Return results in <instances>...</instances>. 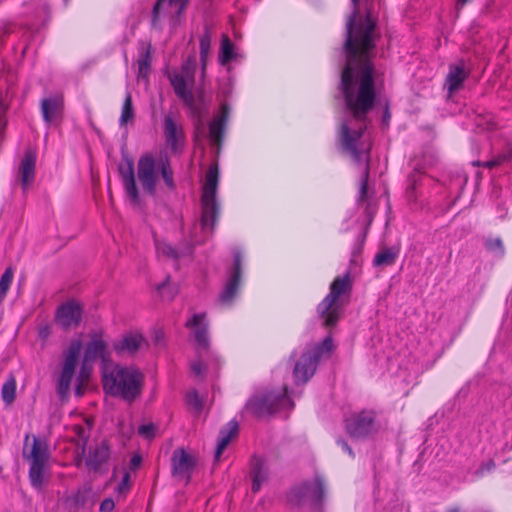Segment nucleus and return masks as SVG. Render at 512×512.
I'll list each match as a JSON object with an SVG mask.
<instances>
[{
    "mask_svg": "<svg viewBox=\"0 0 512 512\" xmlns=\"http://www.w3.org/2000/svg\"><path fill=\"white\" fill-rule=\"evenodd\" d=\"M107 345L100 335H94L87 344L84 354L85 361L95 360L98 357L105 358Z\"/></svg>",
    "mask_w": 512,
    "mask_h": 512,
    "instance_id": "obj_29",
    "label": "nucleus"
},
{
    "mask_svg": "<svg viewBox=\"0 0 512 512\" xmlns=\"http://www.w3.org/2000/svg\"><path fill=\"white\" fill-rule=\"evenodd\" d=\"M470 0H458L457 3H456V8L457 9H460L462 8L467 2H469Z\"/></svg>",
    "mask_w": 512,
    "mask_h": 512,
    "instance_id": "obj_52",
    "label": "nucleus"
},
{
    "mask_svg": "<svg viewBox=\"0 0 512 512\" xmlns=\"http://www.w3.org/2000/svg\"><path fill=\"white\" fill-rule=\"evenodd\" d=\"M2 43V34L0 33V44Z\"/></svg>",
    "mask_w": 512,
    "mask_h": 512,
    "instance_id": "obj_56",
    "label": "nucleus"
},
{
    "mask_svg": "<svg viewBox=\"0 0 512 512\" xmlns=\"http://www.w3.org/2000/svg\"><path fill=\"white\" fill-rule=\"evenodd\" d=\"M252 491H260L263 483L268 479V467L264 458L254 456L251 461Z\"/></svg>",
    "mask_w": 512,
    "mask_h": 512,
    "instance_id": "obj_25",
    "label": "nucleus"
},
{
    "mask_svg": "<svg viewBox=\"0 0 512 512\" xmlns=\"http://www.w3.org/2000/svg\"><path fill=\"white\" fill-rule=\"evenodd\" d=\"M239 56L240 54L238 53L234 43L230 40V38L227 35H223L221 38V44L218 54V61L220 65L226 66L231 61L236 60Z\"/></svg>",
    "mask_w": 512,
    "mask_h": 512,
    "instance_id": "obj_28",
    "label": "nucleus"
},
{
    "mask_svg": "<svg viewBox=\"0 0 512 512\" xmlns=\"http://www.w3.org/2000/svg\"><path fill=\"white\" fill-rule=\"evenodd\" d=\"M28 439H29V435H26L25 442H27Z\"/></svg>",
    "mask_w": 512,
    "mask_h": 512,
    "instance_id": "obj_55",
    "label": "nucleus"
},
{
    "mask_svg": "<svg viewBox=\"0 0 512 512\" xmlns=\"http://www.w3.org/2000/svg\"><path fill=\"white\" fill-rule=\"evenodd\" d=\"M234 267L230 272L229 278L224 286V289L219 295V301L223 305H229L235 298L241 278V253L235 251L234 254Z\"/></svg>",
    "mask_w": 512,
    "mask_h": 512,
    "instance_id": "obj_13",
    "label": "nucleus"
},
{
    "mask_svg": "<svg viewBox=\"0 0 512 512\" xmlns=\"http://www.w3.org/2000/svg\"><path fill=\"white\" fill-rule=\"evenodd\" d=\"M168 79L176 96L181 99L186 106L192 109L195 104V98L192 93L194 81H190L187 76L180 74L177 70L170 72Z\"/></svg>",
    "mask_w": 512,
    "mask_h": 512,
    "instance_id": "obj_14",
    "label": "nucleus"
},
{
    "mask_svg": "<svg viewBox=\"0 0 512 512\" xmlns=\"http://www.w3.org/2000/svg\"><path fill=\"white\" fill-rule=\"evenodd\" d=\"M294 407L293 401L288 396L286 386L276 393L267 391L253 395L246 403L245 410L256 417H264L276 412L291 410Z\"/></svg>",
    "mask_w": 512,
    "mask_h": 512,
    "instance_id": "obj_7",
    "label": "nucleus"
},
{
    "mask_svg": "<svg viewBox=\"0 0 512 512\" xmlns=\"http://www.w3.org/2000/svg\"><path fill=\"white\" fill-rule=\"evenodd\" d=\"M318 365L317 355L307 350L296 361L293 369V379L296 385L307 383L314 375Z\"/></svg>",
    "mask_w": 512,
    "mask_h": 512,
    "instance_id": "obj_15",
    "label": "nucleus"
},
{
    "mask_svg": "<svg viewBox=\"0 0 512 512\" xmlns=\"http://www.w3.org/2000/svg\"><path fill=\"white\" fill-rule=\"evenodd\" d=\"M36 156L32 151H26L19 164V177L23 189L34 181Z\"/></svg>",
    "mask_w": 512,
    "mask_h": 512,
    "instance_id": "obj_26",
    "label": "nucleus"
},
{
    "mask_svg": "<svg viewBox=\"0 0 512 512\" xmlns=\"http://www.w3.org/2000/svg\"><path fill=\"white\" fill-rule=\"evenodd\" d=\"M115 508V503L112 498H105L99 507L100 512H112Z\"/></svg>",
    "mask_w": 512,
    "mask_h": 512,
    "instance_id": "obj_43",
    "label": "nucleus"
},
{
    "mask_svg": "<svg viewBox=\"0 0 512 512\" xmlns=\"http://www.w3.org/2000/svg\"><path fill=\"white\" fill-rule=\"evenodd\" d=\"M82 344L79 340L70 343L65 352L62 370L57 380V393L61 399L68 397L70 386L75 374V369L80 356Z\"/></svg>",
    "mask_w": 512,
    "mask_h": 512,
    "instance_id": "obj_10",
    "label": "nucleus"
},
{
    "mask_svg": "<svg viewBox=\"0 0 512 512\" xmlns=\"http://www.w3.org/2000/svg\"><path fill=\"white\" fill-rule=\"evenodd\" d=\"M130 488V474L128 472H125L123 474V477L121 481L118 483L117 487L115 488L116 493L119 495H125Z\"/></svg>",
    "mask_w": 512,
    "mask_h": 512,
    "instance_id": "obj_41",
    "label": "nucleus"
},
{
    "mask_svg": "<svg viewBox=\"0 0 512 512\" xmlns=\"http://www.w3.org/2000/svg\"><path fill=\"white\" fill-rule=\"evenodd\" d=\"M64 100L61 95H53L41 100V112L44 121L49 125L62 116Z\"/></svg>",
    "mask_w": 512,
    "mask_h": 512,
    "instance_id": "obj_21",
    "label": "nucleus"
},
{
    "mask_svg": "<svg viewBox=\"0 0 512 512\" xmlns=\"http://www.w3.org/2000/svg\"><path fill=\"white\" fill-rule=\"evenodd\" d=\"M503 160H512V141L508 144L506 152L502 156Z\"/></svg>",
    "mask_w": 512,
    "mask_h": 512,
    "instance_id": "obj_47",
    "label": "nucleus"
},
{
    "mask_svg": "<svg viewBox=\"0 0 512 512\" xmlns=\"http://www.w3.org/2000/svg\"><path fill=\"white\" fill-rule=\"evenodd\" d=\"M155 247L158 256L168 257L172 259H177L180 257L178 251L173 248L170 244L164 241L155 240Z\"/></svg>",
    "mask_w": 512,
    "mask_h": 512,
    "instance_id": "obj_36",
    "label": "nucleus"
},
{
    "mask_svg": "<svg viewBox=\"0 0 512 512\" xmlns=\"http://www.w3.org/2000/svg\"><path fill=\"white\" fill-rule=\"evenodd\" d=\"M220 182L217 163L209 166L201 187V230L211 236L221 213V204L217 198Z\"/></svg>",
    "mask_w": 512,
    "mask_h": 512,
    "instance_id": "obj_4",
    "label": "nucleus"
},
{
    "mask_svg": "<svg viewBox=\"0 0 512 512\" xmlns=\"http://www.w3.org/2000/svg\"><path fill=\"white\" fill-rule=\"evenodd\" d=\"M177 110H170L163 118L165 146L172 155H180L185 146V132Z\"/></svg>",
    "mask_w": 512,
    "mask_h": 512,
    "instance_id": "obj_9",
    "label": "nucleus"
},
{
    "mask_svg": "<svg viewBox=\"0 0 512 512\" xmlns=\"http://www.w3.org/2000/svg\"><path fill=\"white\" fill-rule=\"evenodd\" d=\"M229 107L227 104L221 105V110L218 115H216L213 120L209 123V141L211 145L216 146L217 149H220L222 144L223 135L225 131L226 124L229 118Z\"/></svg>",
    "mask_w": 512,
    "mask_h": 512,
    "instance_id": "obj_20",
    "label": "nucleus"
},
{
    "mask_svg": "<svg viewBox=\"0 0 512 512\" xmlns=\"http://www.w3.org/2000/svg\"><path fill=\"white\" fill-rule=\"evenodd\" d=\"M81 318L82 307L76 301H68L57 309L56 320L63 329L77 327Z\"/></svg>",
    "mask_w": 512,
    "mask_h": 512,
    "instance_id": "obj_18",
    "label": "nucleus"
},
{
    "mask_svg": "<svg viewBox=\"0 0 512 512\" xmlns=\"http://www.w3.org/2000/svg\"><path fill=\"white\" fill-rule=\"evenodd\" d=\"M238 423L235 420H231L228 424L220 430L215 449V460H219L222 452L226 449L231 439L237 435Z\"/></svg>",
    "mask_w": 512,
    "mask_h": 512,
    "instance_id": "obj_27",
    "label": "nucleus"
},
{
    "mask_svg": "<svg viewBox=\"0 0 512 512\" xmlns=\"http://www.w3.org/2000/svg\"><path fill=\"white\" fill-rule=\"evenodd\" d=\"M188 2L189 0H157L152 12L153 25L156 26L161 18L162 7L170 6V20L175 22L186 9Z\"/></svg>",
    "mask_w": 512,
    "mask_h": 512,
    "instance_id": "obj_22",
    "label": "nucleus"
},
{
    "mask_svg": "<svg viewBox=\"0 0 512 512\" xmlns=\"http://www.w3.org/2000/svg\"><path fill=\"white\" fill-rule=\"evenodd\" d=\"M110 457V446L102 441L89 449L85 464L90 471H98Z\"/></svg>",
    "mask_w": 512,
    "mask_h": 512,
    "instance_id": "obj_24",
    "label": "nucleus"
},
{
    "mask_svg": "<svg viewBox=\"0 0 512 512\" xmlns=\"http://www.w3.org/2000/svg\"><path fill=\"white\" fill-rule=\"evenodd\" d=\"M326 490L324 478L316 474L314 480L311 482H305L302 485L293 488L289 495V501L295 504H299L303 501L310 500L315 503H320L324 497Z\"/></svg>",
    "mask_w": 512,
    "mask_h": 512,
    "instance_id": "obj_11",
    "label": "nucleus"
},
{
    "mask_svg": "<svg viewBox=\"0 0 512 512\" xmlns=\"http://www.w3.org/2000/svg\"><path fill=\"white\" fill-rule=\"evenodd\" d=\"M347 433L354 438H362L376 430L374 411L353 414L345 421Z\"/></svg>",
    "mask_w": 512,
    "mask_h": 512,
    "instance_id": "obj_12",
    "label": "nucleus"
},
{
    "mask_svg": "<svg viewBox=\"0 0 512 512\" xmlns=\"http://www.w3.org/2000/svg\"><path fill=\"white\" fill-rule=\"evenodd\" d=\"M333 349V340L330 336L326 337L319 345L314 346L313 348L307 349V351L311 354L317 355V361L326 354L329 355V353Z\"/></svg>",
    "mask_w": 512,
    "mask_h": 512,
    "instance_id": "obj_34",
    "label": "nucleus"
},
{
    "mask_svg": "<svg viewBox=\"0 0 512 512\" xmlns=\"http://www.w3.org/2000/svg\"><path fill=\"white\" fill-rule=\"evenodd\" d=\"M40 1H41V3H42V4H41V11H42L43 13H47V11H48V4H47L45 1H43V0H40Z\"/></svg>",
    "mask_w": 512,
    "mask_h": 512,
    "instance_id": "obj_53",
    "label": "nucleus"
},
{
    "mask_svg": "<svg viewBox=\"0 0 512 512\" xmlns=\"http://www.w3.org/2000/svg\"><path fill=\"white\" fill-rule=\"evenodd\" d=\"M397 256V251L392 248H386L375 255L373 264L374 266H390L394 264Z\"/></svg>",
    "mask_w": 512,
    "mask_h": 512,
    "instance_id": "obj_32",
    "label": "nucleus"
},
{
    "mask_svg": "<svg viewBox=\"0 0 512 512\" xmlns=\"http://www.w3.org/2000/svg\"><path fill=\"white\" fill-rule=\"evenodd\" d=\"M185 326L191 330L193 340L196 344L198 359L191 364V370L196 376H202L209 367V361L215 362L218 368L220 359L210 348V337L208 332L209 323L205 313L193 314L187 319Z\"/></svg>",
    "mask_w": 512,
    "mask_h": 512,
    "instance_id": "obj_5",
    "label": "nucleus"
},
{
    "mask_svg": "<svg viewBox=\"0 0 512 512\" xmlns=\"http://www.w3.org/2000/svg\"><path fill=\"white\" fill-rule=\"evenodd\" d=\"M353 11L346 22L344 52L346 63L339 89L345 103V116L337 136L341 153L363 168L357 202L367 198L370 151L373 145L368 113L375 103L374 66L371 63L377 34L376 21L370 13L356 22L359 0H351Z\"/></svg>",
    "mask_w": 512,
    "mask_h": 512,
    "instance_id": "obj_1",
    "label": "nucleus"
},
{
    "mask_svg": "<svg viewBox=\"0 0 512 512\" xmlns=\"http://www.w3.org/2000/svg\"><path fill=\"white\" fill-rule=\"evenodd\" d=\"M136 175L143 191L150 196L156 195L160 175L169 190H174L176 187L174 171L167 153L161 154L159 159L151 153L140 156Z\"/></svg>",
    "mask_w": 512,
    "mask_h": 512,
    "instance_id": "obj_3",
    "label": "nucleus"
},
{
    "mask_svg": "<svg viewBox=\"0 0 512 512\" xmlns=\"http://www.w3.org/2000/svg\"><path fill=\"white\" fill-rule=\"evenodd\" d=\"M2 400L6 405H11L16 396V380L10 377L2 386L1 390Z\"/></svg>",
    "mask_w": 512,
    "mask_h": 512,
    "instance_id": "obj_33",
    "label": "nucleus"
},
{
    "mask_svg": "<svg viewBox=\"0 0 512 512\" xmlns=\"http://www.w3.org/2000/svg\"><path fill=\"white\" fill-rule=\"evenodd\" d=\"M13 280V271L11 268H7L0 279V302L6 297L7 291Z\"/></svg>",
    "mask_w": 512,
    "mask_h": 512,
    "instance_id": "obj_37",
    "label": "nucleus"
},
{
    "mask_svg": "<svg viewBox=\"0 0 512 512\" xmlns=\"http://www.w3.org/2000/svg\"><path fill=\"white\" fill-rule=\"evenodd\" d=\"M195 68H196L195 58L194 57H189L182 64L181 71H179V72H180V74H183V75L187 76L190 79V81H195L194 80Z\"/></svg>",
    "mask_w": 512,
    "mask_h": 512,
    "instance_id": "obj_38",
    "label": "nucleus"
},
{
    "mask_svg": "<svg viewBox=\"0 0 512 512\" xmlns=\"http://www.w3.org/2000/svg\"><path fill=\"white\" fill-rule=\"evenodd\" d=\"M102 382L107 394L132 403L142 394L145 376L135 366L116 364L104 372Z\"/></svg>",
    "mask_w": 512,
    "mask_h": 512,
    "instance_id": "obj_2",
    "label": "nucleus"
},
{
    "mask_svg": "<svg viewBox=\"0 0 512 512\" xmlns=\"http://www.w3.org/2000/svg\"><path fill=\"white\" fill-rule=\"evenodd\" d=\"M196 466L195 458L187 453L183 448L174 450L171 457V471L175 477L185 478L189 482L191 472Z\"/></svg>",
    "mask_w": 512,
    "mask_h": 512,
    "instance_id": "obj_16",
    "label": "nucleus"
},
{
    "mask_svg": "<svg viewBox=\"0 0 512 512\" xmlns=\"http://www.w3.org/2000/svg\"><path fill=\"white\" fill-rule=\"evenodd\" d=\"M83 378H84V369L81 371V373H80V375H79V377H78V379H77L78 384L76 385V388H75V394H76L77 396H79V397H80V396H82V394H83V390H82V388H81V383H80V381H81Z\"/></svg>",
    "mask_w": 512,
    "mask_h": 512,
    "instance_id": "obj_46",
    "label": "nucleus"
},
{
    "mask_svg": "<svg viewBox=\"0 0 512 512\" xmlns=\"http://www.w3.org/2000/svg\"><path fill=\"white\" fill-rule=\"evenodd\" d=\"M390 118H391V114H390V112H389V108H388V107H386V109H385V111H384V113H383V119H382V123H383V125H386V126H387V125L389 124V120H390Z\"/></svg>",
    "mask_w": 512,
    "mask_h": 512,
    "instance_id": "obj_49",
    "label": "nucleus"
},
{
    "mask_svg": "<svg viewBox=\"0 0 512 512\" xmlns=\"http://www.w3.org/2000/svg\"><path fill=\"white\" fill-rule=\"evenodd\" d=\"M157 290L160 294V296L164 300H172L174 296L176 295L177 291L174 287H171L168 282H163L157 286Z\"/></svg>",
    "mask_w": 512,
    "mask_h": 512,
    "instance_id": "obj_40",
    "label": "nucleus"
},
{
    "mask_svg": "<svg viewBox=\"0 0 512 512\" xmlns=\"http://www.w3.org/2000/svg\"><path fill=\"white\" fill-rule=\"evenodd\" d=\"M141 462V457L139 455H135L131 459V465L133 467H137Z\"/></svg>",
    "mask_w": 512,
    "mask_h": 512,
    "instance_id": "obj_51",
    "label": "nucleus"
},
{
    "mask_svg": "<svg viewBox=\"0 0 512 512\" xmlns=\"http://www.w3.org/2000/svg\"><path fill=\"white\" fill-rule=\"evenodd\" d=\"M486 250L492 253L496 257H503L505 254V248L501 238H487L484 242Z\"/></svg>",
    "mask_w": 512,
    "mask_h": 512,
    "instance_id": "obj_35",
    "label": "nucleus"
},
{
    "mask_svg": "<svg viewBox=\"0 0 512 512\" xmlns=\"http://www.w3.org/2000/svg\"><path fill=\"white\" fill-rule=\"evenodd\" d=\"M134 116H135V114H134V108H133V103H132V96H131L130 92H127L124 102H123V105H122L121 114L119 117V125L121 127L126 126L129 122L133 121Z\"/></svg>",
    "mask_w": 512,
    "mask_h": 512,
    "instance_id": "obj_31",
    "label": "nucleus"
},
{
    "mask_svg": "<svg viewBox=\"0 0 512 512\" xmlns=\"http://www.w3.org/2000/svg\"><path fill=\"white\" fill-rule=\"evenodd\" d=\"M211 33L208 29L205 30L203 35L200 38L199 42V53H200V63H201V74L204 77L206 72V66L209 60L210 48H211Z\"/></svg>",
    "mask_w": 512,
    "mask_h": 512,
    "instance_id": "obj_30",
    "label": "nucleus"
},
{
    "mask_svg": "<svg viewBox=\"0 0 512 512\" xmlns=\"http://www.w3.org/2000/svg\"><path fill=\"white\" fill-rule=\"evenodd\" d=\"M337 444L339 446H341V448L343 449V451H345L346 453H348L351 457H354V453H353V450L351 449V447L348 445V443L346 441H344L343 439H338L337 440Z\"/></svg>",
    "mask_w": 512,
    "mask_h": 512,
    "instance_id": "obj_45",
    "label": "nucleus"
},
{
    "mask_svg": "<svg viewBox=\"0 0 512 512\" xmlns=\"http://www.w3.org/2000/svg\"><path fill=\"white\" fill-rule=\"evenodd\" d=\"M119 174L127 196L134 206L140 204V194L136 185L135 169L132 159L127 158L125 165L119 166Z\"/></svg>",
    "mask_w": 512,
    "mask_h": 512,
    "instance_id": "obj_17",
    "label": "nucleus"
},
{
    "mask_svg": "<svg viewBox=\"0 0 512 512\" xmlns=\"http://www.w3.org/2000/svg\"><path fill=\"white\" fill-rule=\"evenodd\" d=\"M469 71L465 69V65L463 61H460L457 64H450L448 74L445 79V87L447 88L448 93L451 95L458 91L464 81L469 77Z\"/></svg>",
    "mask_w": 512,
    "mask_h": 512,
    "instance_id": "obj_23",
    "label": "nucleus"
},
{
    "mask_svg": "<svg viewBox=\"0 0 512 512\" xmlns=\"http://www.w3.org/2000/svg\"><path fill=\"white\" fill-rule=\"evenodd\" d=\"M149 61H150V53L149 51H146L144 55L141 56V58L138 60L139 65V71L142 73L144 70H147L149 67Z\"/></svg>",
    "mask_w": 512,
    "mask_h": 512,
    "instance_id": "obj_44",
    "label": "nucleus"
},
{
    "mask_svg": "<svg viewBox=\"0 0 512 512\" xmlns=\"http://www.w3.org/2000/svg\"><path fill=\"white\" fill-rule=\"evenodd\" d=\"M447 512H459L458 508H450L447 510Z\"/></svg>",
    "mask_w": 512,
    "mask_h": 512,
    "instance_id": "obj_54",
    "label": "nucleus"
},
{
    "mask_svg": "<svg viewBox=\"0 0 512 512\" xmlns=\"http://www.w3.org/2000/svg\"><path fill=\"white\" fill-rule=\"evenodd\" d=\"M186 402L197 412H200L203 408L202 399L196 390H192L187 393Z\"/></svg>",
    "mask_w": 512,
    "mask_h": 512,
    "instance_id": "obj_39",
    "label": "nucleus"
},
{
    "mask_svg": "<svg viewBox=\"0 0 512 512\" xmlns=\"http://www.w3.org/2000/svg\"><path fill=\"white\" fill-rule=\"evenodd\" d=\"M139 435L151 439L155 434V427L152 424H144L138 428Z\"/></svg>",
    "mask_w": 512,
    "mask_h": 512,
    "instance_id": "obj_42",
    "label": "nucleus"
},
{
    "mask_svg": "<svg viewBox=\"0 0 512 512\" xmlns=\"http://www.w3.org/2000/svg\"><path fill=\"white\" fill-rule=\"evenodd\" d=\"M147 345L141 333L128 332L113 343V348L118 355H133Z\"/></svg>",
    "mask_w": 512,
    "mask_h": 512,
    "instance_id": "obj_19",
    "label": "nucleus"
},
{
    "mask_svg": "<svg viewBox=\"0 0 512 512\" xmlns=\"http://www.w3.org/2000/svg\"><path fill=\"white\" fill-rule=\"evenodd\" d=\"M352 290L350 271L337 276L330 284V291L317 306V312L325 326H334L343 310V297L349 296Z\"/></svg>",
    "mask_w": 512,
    "mask_h": 512,
    "instance_id": "obj_6",
    "label": "nucleus"
},
{
    "mask_svg": "<svg viewBox=\"0 0 512 512\" xmlns=\"http://www.w3.org/2000/svg\"><path fill=\"white\" fill-rule=\"evenodd\" d=\"M497 213L500 219H504L507 214V208L504 205L499 204L497 206Z\"/></svg>",
    "mask_w": 512,
    "mask_h": 512,
    "instance_id": "obj_48",
    "label": "nucleus"
},
{
    "mask_svg": "<svg viewBox=\"0 0 512 512\" xmlns=\"http://www.w3.org/2000/svg\"><path fill=\"white\" fill-rule=\"evenodd\" d=\"M24 457L29 462V480L31 486L36 490H41L49 471V450L44 440L33 437L31 450Z\"/></svg>",
    "mask_w": 512,
    "mask_h": 512,
    "instance_id": "obj_8",
    "label": "nucleus"
},
{
    "mask_svg": "<svg viewBox=\"0 0 512 512\" xmlns=\"http://www.w3.org/2000/svg\"><path fill=\"white\" fill-rule=\"evenodd\" d=\"M161 17H167L170 19V6H164L161 10Z\"/></svg>",
    "mask_w": 512,
    "mask_h": 512,
    "instance_id": "obj_50",
    "label": "nucleus"
}]
</instances>
